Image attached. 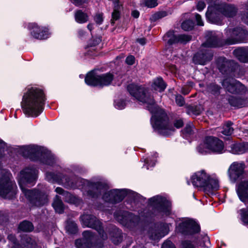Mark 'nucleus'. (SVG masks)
Here are the masks:
<instances>
[{
	"label": "nucleus",
	"instance_id": "f257e3e1",
	"mask_svg": "<svg viewBox=\"0 0 248 248\" xmlns=\"http://www.w3.org/2000/svg\"><path fill=\"white\" fill-rule=\"evenodd\" d=\"M46 180L50 182H56L67 187L72 188L81 186L83 194L90 198H97L103 193V199L106 202L115 203L121 202L131 191L126 189H113L106 192L107 185L101 180L88 181L74 176L71 178L61 173L47 172Z\"/></svg>",
	"mask_w": 248,
	"mask_h": 248
},
{
	"label": "nucleus",
	"instance_id": "f03ea898",
	"mask_svg": "<svg viewBox=\"0 0 248 248\" xmlns=\"http://www.w3.org/2000/svg\"><path fill=\"white\" fill-rule=\"evenodd\" d=\"M127 90L131 96L146 105V108L153 114L151 119L153 127L160 134L168 136L174 131V127L169 122L167 114L156 105L146 88L132 83L127 86Z\"/></svg>",
	"mask_w": 248,
	"mask_h": 248
},
{
	"label": "nucleus",
	"instance_id": "7ed1b4c3",
	"mask_svg": "<svg viewBox=\"0 0 248 248\" xmlns=\"http://www.w3.org/2000/svg\"><path fill=\"white\" fill-rule=\"evenodd\" d=\"M38 170L34 167H26L20 171L18 181L22 193L31 206L40 207L48 202L47 195L36 189H28L24 187L27 184L33 186L36 181Z\"/></svg>",
	"mask_w": 248,
	"mask_h": 248
},
{
	"label": "nucleus",
	"instance_id": "20e7f679",
	"mask_svg": "<svg viewBox=\"0 0 248 248\" xmlns=\"http://www.w3.org/2000/svg\"><path fill=\"white\" fill-rule=\"evenodd\" d=\"M45 101L42 90L31 88L23 96L21 106L24 113L28 116L37 117L43 111Z\"/></svg>",
	"mask_w": 248,
	"mask_h": 248
},
{
	"label": "nucleus",
	"instance_id": "39448f33",
	"mask_svg": "<svg viewBox=\"0 0 248 248\" xmlns=\"http://www.w3.org/2000/svg\"><path fill=\"white\" fill-rule=\"evenodd\" d=\"M236 12V9L233 5L226 3H216L208 7L206 17L210 22L220 25L222 15L228 17H233Z\"/></svg>",
	"mask_w": 248,
	"mask_h": 248
},
{
	"label": "nucleus",
	"instance_id": "423d86ee",
	"mask_svg": "<svg viewBox=\"0 0 248 248\" xmlns=\"http://www.w3.org/2000/svg\"><path fill=\"white\" fill-rule=\"evenodd\" d=\"M23 155L31 160H39L44 164L52 165L54 157L50 152L44 147L37 145H29L24 148Z\"/></svg>",
	"mask_w": 248,
	"mask_h": 248
},
{
	"label": "nucleus",
	"instance_id": "0eeeda50",
	"mask_svg": "<svg viewBox=\"0 0 248 248\" xmlns=\"http://www.w3.org/2000/svg\"><path fill=\"white\" fill-rule=\"evenodd\" d=\"M0 178V196L5 199H12L16 193L17 187L12 180L10 172L6 170L1 171Z\"/></svg>",
	"mask_w": 248,
	"mask_h": 248
},
{
	"label": "nucleus",
	"instance_id": "6e6552de",
	"mask_svg": "<svg viewBox=\"0 0 248 248\" xmlns=\"http://www.w3.org/2000/svg\"><path fill=\"white\" fill-rule=\"evenodd\" d=\"M193 185L196 187H203L205 190H217L219 188L218 181L211 178L204 170L196 172L191 177Z\"/></svg>",
	"mask_w": 248,
	"mask_h": 248
},
{
	"label": "nucleus",
	"instance_id": "1a4fd4ad",
	"mask_svg": "<svg viewBox=\"0 0 248 248\" xmlns=\"http://www.w3.org/2000/svg\"><path fill=\"white\" fill-rule=\"evenodd\" d=\"M223 142L218 139L213 137H206L204 142L197 147L199 153L202 155L210 152L220 154L223 153Z\"/></svg>",
	"mask_w": 248,
	"mask_h": 248
},
{
	"label": "nucleus",
	"instance_id": "9d476101",
	"mask_svg": "<svg viewBox=\"0 0 248 248\" xmlns=\"http://www.w3.org/2000/svg\"><path fill=\"white\" fill-rule=\"evenodd\" d=\"M149 204L155 208L154 214H160L162 216H169L171 213V203L165 197L159 195L149 199Z\"/></svg>",
	"mask_w": 248,
	"mask_h": 248
},
{
	"label": "nucleus",
	"instance_id": "9b49d317",
	"mask_svg": "<svg viewBox=\"0 0 248 248\" xmlns=\"http://www.w3.org/2000/svg\"><path fill=\"white\" fill-rule=\"evenodd\" d=\"M114 79V76L110 73L96 75L93 72H89L86 75L85 81L90 86H106L109 85Z\"/></svg>",
	"mask_w": 248,
	"mask_h": 248
},
{
	"label": "nucleus",
	"instance_id": "f8f14e48",
	"mask_svg": "<svg viewBox=\"0 0 248 248\" xmlns=\"http://www.w3.org/2000/svg\"><path fill=\"white\" fill-rule=\"evenodd\" d=\"M176 229L178 232L185 235H192L200 231L199 225L188 218H183L176 226Z\"/></svg>",
	"mask_w": 248,
	"mask_h": 248
},
{
	"label": "nucleus",
	"instance_id": "ddd939ff",
	"mask_svg": "<svg viewBox=\"0 0 248 248\" xmlns=\"http://www.w3.org/2000/svg\"><path fill=\"white\" fill-rule=\"evenodd\" d=\"M80 219L84 227L96 230L103 240L107 238L106 233H104L102 229V223L95 217L92 215L84 214L80 217Z\"/></svg>",
	"mask_w": 248,
	"mask_h": 248
},
{
	"label": "nucleus",
	"instance_id": "4468645a",
	"mask_svg": "<svg viewBox=\"0 0 248 248\" xmlns=\"http://www.w3.org/2000/svg\"><path fill=\"white\" fill-rule=\"evenodd\" d=\"M226 33L228 36L226 42L229 44L243 42L248 34L247 31L241 28L228 29L226 31Z\"/></svg>",
	"mask_w": 248,
	"mask_h": 248
},
{
	"label": "nucleus",
	"instance_id": "2eb2a0df",
	"mask_svg": "<svg viewBox=\"0 0 248 248\" xmlns=\"http://www.w3.org/2000/svg\"><path fill=\"white\" fill-rule=\"evenodd\" d=\"M223 87L232 93H241L245 91L244 85L233 78H226L222 82Z\"/></svg>",
	"mask_w": 248,
	"mask_h": 248
},
{
	"label": "nucleus",
	"instance_id": "dca6fc26",
	"mask_svg": "<svg viewBox=\"0 0 248 248\" xmlns=\"http://www.w3.org/2000/svg\"><path fill=\"white\" fill-rule=\"evenodd\" d=\"M169 232L168 224L159 223L155 224L154 227L150 230L149 235L151 239L155 240L164 237Z\"/></svg>",
	"mask_w": 248,
	"mask_h": 248
},
{
	"label": "nucleus",
	"instance_id": "f3484780",
	"mask_svg": "<svg viewBox=\"0 0 248 248\" xmlns=\"http://www.w3.org/2000/svg\"><path fill=\"white\" fill-rule=\"evenodd\" d=\"M245 168V164L243 162H234L232 163L228 170L230 180L234 183L240 178L244 173Z\"/></svg>",
	"mask_w": 248,
	"mask_h": 248
},
{
	"label": "nucleus",
	"instance_id": "a211bd4d",
	"mask_svg": "<svg viewBox=\"0 0 248 248\" xmlns=\"http://www.w3.org/2000/svg\"><path fill=\"white\" fill-rule=\"evenodd\" d=\"M114 216L119 222L125 225H129L131 223H133L135 225L139 221L138 216L127 211L120 213H115Z\"/></svg>",
	"mask_w": 248,
	"mask_h": 248
},
{
	"label": "nucleus",
	"instance_id": "6ab92c4d",
	"mask_svg": "<svg viewBox=\"0 0 248 248\" xmlns=\"http://www.w3.org/2000/svg\"><path fill=\"white\" fill-rule=\"evenodd\" d=\"M83 238L75 241L77 248H90L93 247V242L95 239L93 234L90 231H84L82 233Z\"/></svg>",
	"mask_w": 248,
	"mask_h": 248
},
{
	"label": "nucleus",
	"instance_id": "aec40b11",
	"mask_svg": "<svg viewBox=\"0 0 248 248\" xmlns=\"http://www.w3.org/2000/svg\"><path fill=\"white\" fill-rule=\"evenodd\" d=\"M28 28L31 30V33L34 38L45 39L48 37V29L45 27L40 28L36 23H32L29 24Z\"/></svg>",
	"mask_w": 248,
	"mask_h": 248
},
{
	"label": "nucleus",
	"instance_id": "412c9836",
	"mask_svg": "<svg viewBox=\"0 0 248 248\" xmlns=\"http://www.w3.org/2000/svg\"><path fill=\"white\" fill-rule=\"evenodd\" d=\"M213 55L207 51L197 53L193 57V62L196 64L205 65L212 59Z\"/></svg>",
	"mask_w": 248,
	"mask_h": 248
},
{
	"label": "nucleus",
	"instance_id": "4be33fe9",
	"mask_svg": "<svg viewBox=\"0 0 248 248\" xmlns=\"http://www.w3.org/2000/svg\"><path fill=\"white\" fill-rule=\"evenodd\" d=\"M240 200L243 202L248 203V182H241L236 189Z\"/></svg>",
	"mask_w": 248,
	"mask_h": 248
},
{
	"label": "nucleus",
	"instance_id": "5701e85b",
	"mask_svg": "<svg viewBox=\"0 0 248 248\" xmlns=\"http://www.w3.org/2000/svg\"><path fill=\"white\" fill-rule=\"evenodd\" d=\"M229 102L231 106L238 108L248 105V101L240 97L231 96L229 98Z\"/></svg>",
	"mask_w": 248,
	"mask_h": 248
},
{
	"label": "nucleus",
	"instance_id": "b1692460",
	"mask_svg": "<svg viewBox=\"0 0 248 248\" xmlns=\"http://www.w3.org/2000/svg\"><path fill=\"white\" fill-rule=\"evenodd\" d=\"M234 56L240 62H248V51L243 48H238L233 52Z\"/></svg>",
	"mask_w": 248,
	"mask_h": 248
},
{
	"label": "nucleus",
	"instance_id": "393cba45",
	"mask_svg": "<svg viewBox=\"0 0 248 248\" xmlns=\"http://www.w3.org/2000/svg\"><path fill=\"white\" fill-rule=\"evenodd\" d=\"M248 150V144L244 143H235L231 145L230 151L234 154H242Z\"/></svg>",
	"mask_w": 248,
	"mask_h": 248
},
{
	"label": "nucleus",
	"instance_id": "a878e982",
	"mask_svg": "<svg viewBox=\"0 0 248 248\" xmlns=\"http://www.w3.org/2000/svg\"><path fill=\"white\" fill-rule=\"evenodd\" d=\"M110 235L111 239L114 244L117 245L123 240L121 231L115 227L112 228V231L110 232Z\"/></svg>",
	"mask_w": 248,
	"mask_h": 248
},
{
	"label": "nucleus",
	"instance_id": "bb28decb",
	"mask_svg": "<svg viewBox=\"0 0 248 248\" xmlns=\"http://www.w3.org/2000/svg\"><path fill=\"white\" fill-rule=\"evenodd\" d=\"M163 39L170 45L178 43V34H175L173 31H170L167 32L164 35Z\"/></svg>",
	"mask_w": 248,
	"mask_h": 248
},
{
	"label": "nucleus",
	"instance_id": "cd10ccee",
	"mask_svg": "<svg viewBox=\"0 0 248 248\" xmlns=\"http://www.w3.org/2000/svg\"><path fill=\"white\" fill-rule=\"evenodd\" d=\"M52 206L55 211L59 214H62L63 212L64 205L60 197L56 195L54 199Z\"/></svg>",
	"mask_w": 248,
	"mask_h": 248
},
{
	"label": "nucleus",
	"instance_id": "c85d7f7f",
	"mask_svg": "<svg viewBox=\"0 0 248 248\" xmlns=\"http://www.w3.org/2000/svg\"><path fill=\"white\" fill-rule=\"evenodd\" d=\"M230 62H229L224 58H218L217 61V65L220 72L222 73L226 72L228 69Z\"/></svg>",
	"mask_w": 248,
	"mask_h": 248
},
{
	"label": "nucleus",
	"instance_id": "c756f323",
	"mask_svg": "<svg viewBox=\"0 0 248 248\" xmlns=\"http://www.w3.org/2000/svg\"><path fill=\"white\" fill-rule=\"evenodd\" d=\"M212 33V32H211ZM218 45V39L214 34H211L207 39L206 42L203 44V46L207 47H217Z\"/></svg>",
	"mask_w": 248,
	"mask_h": 248
},
{
	"label": "nucleus",
	"instance_id": "7c9ffc66",
	"mask_svg": "<svg viewBox=\"0 0 248 248\" xmlns=\"http://www.w3.org/2000/svg\"><path fill=\"white\" fill-rule=\"evenodd\" d=\"M152 86L155 90L162 92L165 89L166 85L162 78H157L154 80Z\"/></svg>",
	"mask_w": 248,
	"mask_h": 248
},
{
	"label": "nucleus",
	"instance_id": "2f4dec72",
	"mask_svg": "<svg viewBox=\"0 0 248 248\" xmlns=\"http://www.w3.org/2000/svg\"><path fill=\"white\" fill-rule=\"evenodd\" d=\"M203 109L201 105L189 106L187 108V113L190 115H198Z\"/></svg>",
	"mask_w": 248,
	"mask_h": 248
},
{
	"label": "nucleus",
	"instance_id": "473e14b6",
	"mask_svg": "<svg viewBox=\"0 0 248 248\" xmlns=\"http://www.w3.org/2000/svg\"><path fill=\"white\" fill-rule=\"evenodd\" d=\"M75 17L76 21L79 23H85L88 20V17L87 14L83 13L81 10H78L76 12Z\"/></svg>",
	"mask_w": 248,
	"mask_h": 248
},
{
	"label": "nucleus",
	"instance_id": "72a5a7b5",
	"mask_svg": "<svg viewBox=\"0 0 248 248\" xmlns=\"http://www.w3.org/2000/svg\"><path fill=\"white\" fill-rule=\"evenodd\" d=\"M18 229L24 232H31L33 230V226L31 222L25 220L20 223Z\"/></svg>",
	"mask_w": 248,
	"mask_h": 248
},
{
	"label": "nucleus",
	"instance_id": "f704fd0d",
	"mask_svg": "<svg viewBox=\"0 0 248 248\" xmlns=\"http://www.w3.org/2000/svg\"><path fill=\"white\" fill-rule=\"evenodd\" d=\"M232 123L230 121L226 122L223 125L221 132L225 135H231L233 131V128L232 127Z\"/></svg>",
	"mask_w": 248,
	"mask_h": 248
},
{
	"label": "nucleus",
	"instance_id": "c9c22d12",
	"mask_svg": "<svg viewBox=\"0 0 248 248\" xmlns=\"http://www.w3.org/2000/svg\"><path fill=\"white\" fill-rule=\"evenodd\" d=\"M67 231L70 233H76L78 231L77 224L73 221H68L66 226Z\"/></svg>",
	"mask_w": 248,
	"mask_h": 248
},
{
	"label": "nucleus",
	"instance_id": "e433bc0d",
	"mask_svg": "<svg viewBox=\"0 0 248 248\" xmlns=\"http://www.w3.org/2000/svg\"><path fill=\"white\" fill-rule=\"evenodd\" d=\"M220 87L216 84H211L207 87L208 92L214 94L218 95L219 93Z\"/></svg>",
	"mask_w": 248,
	"mask_h": 248
},
{
	"label": "nucleus",
	"instance_id": "4c0bfd02",
	"mask_svg": "<svg viewBox=\"0 0 248 248\" xmlns=\"http://www.w3.org/2000/svg\"><path fill=\"white\" fill-rule=\"evenodd\" d=\"M192 39V36L187 34H178V43L186 44Z\"/></svg>",
	"mask_w": 248,
	"mask_h": 248
},
{
	"label": "nucleus",
	"instance_id": "58836bf2",
	"mask_svg": "<svg viewBox=\"0 0 248 248\" xmlns=\"http://www.w3.org/2000/svg\"><path fill=\"white\" fill-rule=\"evenodd\" d=\"M195 127L192 123H188L185 128L183 130V133L186 135H190L194 133Z\"/></svg>",
	"mask_w": 248,
	"mask_h": 248
},
{
	"label": "nucleus",
	"instance_id": "ea45409f",
	"mask_svg": "<svg viewBox=\"0 0 248 248\" xmlns=\"http://www.w3.org/2000/svg\"><path fill=\"white\" fill-rule=\"evenodd\" d=\"M141 4L148 8H153L157 6L158 2V0H142Z\"/></svg>",
	"mask_w": 248,
	"mask_h": 248
},
{
	"label": "nucleus",
	"instance_id": "a19ab883",
	"mask_svg": "<svg viewBox=\"0 0 248 248\" xmlns=\"http://www.w3.org/2000/svg\"><path fill=\"white\" fill-rule=\"evenodd\" d=\"M194 25V23L192 20H187L182 23L181 27L184 30L188 31L191 30L193 29Z\"/></svg>",
	"mask_w": 248,
	"mask_h": 248
},
{
	"label": "nucleus",
	"instance_id": "79ce46f5",
	"mask_svg": "<svg viewBox=\"0 0 248 248\" xmlns=\"http://www.w3.org/2000/svg\"><path fill=\"white\" fill-rule=\"evenodd\" d=\"M8 239L10 242V245L12 248H20V246L17 242L15 236L12 234H10L8 236Z\"/></svg>",
	"mask_w": 248,
	"mask_h": 248
},
{
	"label": "nucleus",
	"instance_id": "37998d69",
	"mask_svg": "<svg viewBox=\"0 0 248 248\" xmlns=\"http://www.w3.org/2000/svg\"><path fill=\"white\" fill-rule=\"evenodd\" d=\"M241 218L245 223L248 224V209H242L240 210Z\"/></svg>",
	"mask_w": 248,
	"mask_h": 248
},
{
	"label": "nucleus",
	"instance_id": "c03bdc74",
	"mask_svg": "<svg viewBox=\"0 0 248 248\" xmlns=\"http://www.w3.org/2000/svg\"><path fill=\"white\" fill-rule=\"evenodd\" d=\"M200 246L202 248H208L210 247V241L208 237H203L200 243Z\"/></svg>",
	"mask_w": 248,
	"mask_h": 248
},
{
	"label": "nucleus",
	"instance_id": "a18cd8bd",
	"mask_svg": "<svg viewBox=\"0 0 248 248\" xmlns=\"http://www.w3.org/2000/svg\"><path fill=\"white\" fill-rule=\"evenodd\" d=\"M175 102L177 105L180 107L184 106L185 104V100L184 97L179 94L176 95Z\"/></svg>",
	"mask_w": 248,
	"mask_h": 248
},
{
	"label": "nucleus",
	"instance_id": "49530a36",
	"mask_svg": "<svg viewBox=\"0 0 248 248\" xmlns=\"http://www.w3.org/2000/svg\"><path fill=\"white\" fill-rule=\"evenodd\" d=\"M166 15L165 12H159L158 13H156L153 15L152 16L151 19L152 20L155 21L157 19L161 18L162 17L165 16Z\"/></svg>",
	"mask_w": 248,
	"mask_h": 248
},
{
	"label": "nucleus",
	"instance_id": "de8ad7c7",
	"mask_svg": "<svg viewBox=\"0 0 248 248\" xmlns=\"http://www.w3.org/2000/svg\"><path fill=\"white\" fill-rule=\"evenodd\" d=\"M115 108L117 109H122L124 108L125 103L124 100H119L115 103Z\"/></svg>",
	"mask_w": 248,
	"mask_h": 248
},
{
	"label": "nucleus",
	"instance_id": "09e8293b",
	"mask_svg": "<svg viewBox=\"0 0 248 248\" xmlns=\"http://www.w3.org/2000/svg\"><path fill=\"white\" fill-rule=\"evenodd\" d=\"M120 15V12L113 11L112 13V18L111 19V24H113L115 21L118 20L119 18Z\"/></svg>",
	"mask_w": 248,
	"mask_h": 248
},
{
	"label": "nucleus",
	"instance_id": "8fccbe9b",
	"mask_svg": "<svg viewBox=\"0 0 248 248\" xmlns=\"http://www.w3.org/2000/svg\"><path fill=\"white\" fill-rule=\"evenodd\" d=\"M94 19L96 24H97L98 25L101 24L103 21V14H96L94 17Z\"/></svg>",
	"mask_w": 248,
	"mask_h": 248
},
{
	"label": "nucleus",
	"instance_id": "3c124183",
	"mask_svg": "<svg viewBox=\"0 0 248 248\" xmlns=\"http://www.w3.org/2000/svg\"><path fill=\"white\" fill-rule=\"evenodd\" d=\"M161 248H175V247L170 240H167L163 244Z\"/></svg>",
	"mask_w": 248,
	"mask_h": 248
},
{
	"label": "nucleus",
	"instance_id": "603ef678",
	"mask_svg": "<svg viewBox=\"0 0 248 248\" xmlns=\"http://www.w3.org/2000/svg\"><path fill=\"white\" fill-rule=\"evenodd\" d=\"M113 4H114L113 11H118V12H120L121 9H122V5H121V4H120L118 0H115L113 1Z\"/></svg>",
	"mask_w": 248,
	"mask_h": 248
},
{
	"label": "nucleus",
	"instance_id": "864d4df0",
	"mask_svg": "<svg viewBox=\"0 0 248 248\" xmlns=\"http://www.w3.org/2000/svg\"><path fill=\"white\" fill-rule=\"evenodd\" d=\"M71 2L77 6H80L87 2L88 0H70Z\"/></svg>",
	"mask_w": 248,
	"mask_h": 248
},
{
	"label": "nucleus",
	"instance_id": "5fc2aeb1",
	"mask_svg": "<svg viewBox=\"0 0 248 248\" xmlns=\"http://www.w3.org/2000/svg\"><path fill=\"white\" fill-rule=\"evenodd\" d=\"M135 62V57L132 55L128 56L125 59V62L128 65H133Z\"/></svg>",
	"mask_w": 248,
	"mask_h": 248
},
{
	"label": "nucleus",
	"instance_id": "6e6d98bb",
	"mask_svg": "<svg viewBox=\"0 0 248 248\" xmlns=\"http://www.w3.org/2000/svg\"><path fill=\"white\" fill-rule=\"evenodd\" d=\"M184 125V122L182 119L176 120L174 122V125L177 128H180Z\"/></svg>",
	"mask_w": 248,
	"mask_h": 248
},
{
	"label": "nucleus",
	"instance_id": "4d7b16f0",
	"mask_svg": "<svg viewBox=\"0 0 248 248\" xmlns=\"http://www.w3.org/2000/svg\"><path fill=\"white\" fill-rule=\"evenodd\" d=\"M5 147V143L0 140V157L2 156Z\"/></svg>",
	"mask_w": 248,
	"mask_h": 248
},
{
	"label": "nucleus",
	"instance_id": "13d9d810",
	"mask_svg": "<svg viewBox=\"0 0 248 248\" xmlns=\"http://www.w3.org/2000/svg\"><path fill=\"white\" fill-rule=\"evenodd\" d=\"M195 16L197 24L200 26H203V22L202 20L201 16L198 14H196Z\"/></svg>",
	"mask_w": 248,
	"mask_h": 248
},
{
	"label": "nucleus",
	"instance_id": "bf43d9fd",
	"mask_svg": "<svg viewBox=\"0 0 248 248\" xmlns=\"http://www.w3.org/2000/svg\"><path fill=\"white\" fill-rule=\"evenodd\" d=\"M55 191L57 193H58L59 194H61V195H68L69 194L68 192L65 191L62 188L60 187H57L55 189Z\"/></svg>",
	"mask_w": 248,
	"mask_h": 248
},
{
	"label": "nucleus",
	"instance_id": "052dcab7",
	"mask_svg": "<svg viewBox=\"0 0 248 248\" xmlns=\"http://www.w3.org/2000/svg\"><path fill=\"white\" fill-rule=\"evenodd\" d=\"M183 248H195L193 245L188 241H185L182 243Z\"/></svg>",
	"mask_w": 248,
	"mask_h": 248
},
{
	"label": "nucleus",
	"instance_id": "680f3d73",
	"mask_svg": "<svg viewBox=\"0 0 248 248\" xmlns=\"http://www.w3.org/2000/svg\"><path fill=\"white\" fill-rule=\"evenodd\" d=\"M205 7V4L204 2L200 1L198 2L197 8L199 11H202Z\"/></svg>",
	"mask_w": 248,
	"mask_h": 248
},
{
	"label": "nucleus",
	"instance_id": "e2e57ef3",
	"mask_svg": "<svg viewBox=\"0 0 248 248\" xmlns=\"http://www.w3.org/2000/svg\"><path fill=\"white\" fill-rule=\"evenodd\" d=\"M26 240L27 242L29 243V245H28V247L33 248L35 245V242L34 241L32 240L30 237H28L26 238Z\"/></svg>",
	"mask_w": 248,
	"mask_h": 248
},
{
	"label": "nucleus",
	"instance_id": "0e129e2a",
	"mask_svg": "<svg viewBox=\"0 0 248 248\" xmlns=\"http://www.w3.org/2000/svg\"><path fill=\"white\" fill-rule=\"evenodd\" d=\"M131 15L134 18H138L140 15V12L138 10H134L132 12Z\"/></svg>",
	"mask_w": 248,
	"mask_h": 248
},
{
	"label": "nucleus",
	"instance_id": "69168bd1",
	"mask_svg": "<svg viewBox=\"0 0 248 248\" xmlns=\"http://www.w3.org/2000/svg\"><path fill=\"white\" fill-rule=\"evenodd\" d=\"M242 19L245 23L248 24V13L246 14H244L242 16Z\"/></svg>",
	"mask_w": 248,
	"mask_h": 248
},
{
	"label": "nucleus",
	"instance_id": "338daca9",
	"mask_svg": "<svg viewBox=\"0 0 248 248\" xmlns=\"http://www.w3.org/2000/svg\"><path fill=\"white\" fill-rule=\"evenodd\" d=\"M137 41L141 45H144L146 44V39L144 38H139Z\"/></svg>",
	"mask_w": 248,
	"mask_h": 248
},
{
	"label": "nucleus",
	"instance_id": "774afa93",
	"mask_svg": "<svg viewBox=\"0 0 248 248\" xmlns=\"http://www.w3.org/2000/svg\"><path fill=\"white\" fill-rule=\"evenodd\" d=\"M101 41L100 38H96V39L93 40V42L92 43L91 46H95L98 45Z\"/></svg>",
	"mask_w": 248,
	"mask_h": 248
}]
</instances>
